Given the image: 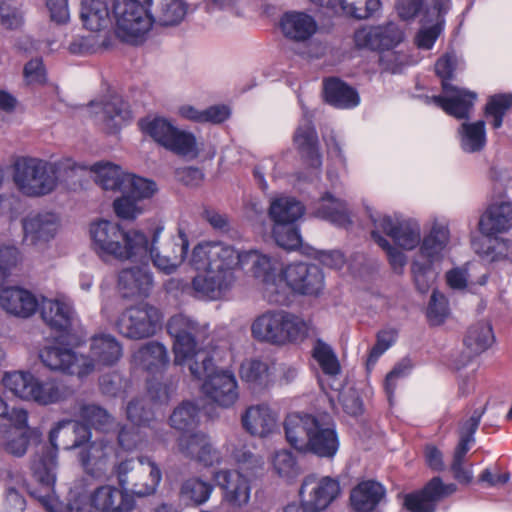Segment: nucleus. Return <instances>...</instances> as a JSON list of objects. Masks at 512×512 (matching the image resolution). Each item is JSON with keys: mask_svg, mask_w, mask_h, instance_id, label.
<instances>
[{"mask_svg": "<svg viewBox=\"0 0 512 512\" xmlns=\"http://www.w3.org/2000/svg\"><path fill=\"white\" fill-rule=\"evenodd\" d=\"M94 183L102 190L119 192L125 187L141 185V176L124 170L118 164L109 161H99L89 167Z\"/></svg>", "mask_w": 512, "mask_h": 512, "instance_id": "29", "label": "nucleus"}, {"mask_svg": "<svg viewBox=\"0 0 512 512\" xmlns=\"http://www.w3.org/2000/svg\"><path fill=\"white\" fill-rule=\"evenodd\" d=\"M25 22L24 12L18 0H0V27L18 30Z\"/></svg>", "mask_w": 512, "mask_h": 512, "instance_id": "55", "label": "nucleus"}, {"mask_svg": "<svg viewBox=\"0 0 512 512\" xmlns=\"http://www.w3.org/2000/svg\"><path fill=\"white\" fill-rule=\"evenodd\" d=\"M88 233L91 248L103 260L141 261L147 255V236L140 230H124L114 221L97 219Z\"/></svg>", "mask_w": 512, "mask_h": 512, "instance_id": "8", "label": "nucleus"}, {"mask_svg": "<svg viewBox=\"0 0 512 512\" xmlns=\"http://www.w3.org/2000/svg\"><path fill=\"white\" fill-rule=\"evenodd\" d=\"M450 315L447 298L438 291H433L428 308L427 317L432 325H441Z\"/></svg>", "mask_w": 512, "mask_h": 512, "instance_id": "61", "label": "nucleus"}, {"mask_svg": "<svg viewBox=\"0 0 512 512\" xmlns=\"http://www.w3.org/2000/svg\"><path fill=\"white\" fill-rule=\"evenodd\" d=\"M482 412L475 411L468 420H466L460 430V441L454 451L451 470L454 478L463 484H469L473 478V472L470 468L463 467L464 458L474 443V434L478 428Z\"/></svg>", "mask_w": 512, "mask_h": 512, "instance_id": "31", "label": "nucleus"}, {"mask_svg": "<svg viewBox=\"0 0 512 512\" xmlns=\"http://www.w3.org/2000/svg\"><path fill=\"white\" fill-rule=\"evenodd\" d=\"M114 471L119 486L125 491L131 486L132 493L139 497L153 494L162 480L160 467L147 456L138 457L137 468L133 459H126L119 462Z\"/></svg>", "mask_w": 512, "mask_h": 512, "instance_id": "16", "label": "nucleus"}, {"mask_svg": "<svg viewBox=\"0 0 512 512\" xmlns=\"http://www.w3.org/2000/svg\"><path fill=\"white\" fill-rule=\"evenodd\" d=\"M78 167L71 158L52 162L37 157H24L15 162L12 180L22 196L37 199L54 193L64 175Z\"/></svg>", "mask_w": 512, "mask_h": 512, "instance_id": "7", "label": "nucleus"}, {"mask_svg": "<svg viewBox=\"0 0 512 512\" xmlns=\"http://www.w3.org/2000/svg\"><path fill=\"white\" fill-rule=\"evenodd\" d=\"M23 79L29 86H41L47 82V71L41 58L31 59L24 65Z\"/></svg>", "mask_w": 512, "mask_h": 512, "instance_id": "64", "label": "nucleus"}, {"mask_svg": "<svg viewBox=\"0 0 512 512\" xmlns=\"http://www.w3.org/2000/svg\"><path fill=\"white\" fill-rule=\"evenodd\" d=\"M178 452L206 467L219 466L232 461L239 465H248L254 462V455L248 449L243 438L231 437L227 439L221 449H217L214 447L211 437L202 431L183 434L178 439Z\"/></svg>", "mask_w": 512, "mask_h": 512, "instance_id": "10", "label": "nucleus"}, {"mask_svg": "<svg viewBox=\"0 0 512 512\" xmlns=\"http://www.w3.org/2000/svg\"><path fill=\"white\" fill-rule=\"evenodd\" d=\"M90 439V429L79 421L66 419L57 422L49 433L52 448L39 455L32 464L33 483L29 487L35 484L36 466L51 455L55 457V474L57 475L59 445H62L65 450L81 448L78 457L83 469L94 477L105 475L111 465L114 448L104 440H95L83 447Z\"/></svg>", "mask_w": 512, "mask_h": 512, "instance_id": "6", "label": "nucleus"}, {"mask_svg": "<svg viewBox=\"0 0 512 512\" xmlns=\"http://www.w3.org/2000/svg\"><path fill=\"white\" fill-rule=\"evenodd\" d=\"M312 214L330 223L346 227L351 224V215L347 203L331 192H325L311 207Z\"/></svg>", "mask_w": 512, "mask_h": 512, "instance_id": "37", "label": "nucleus"}, {"mask_svg": "<svg viewBox=\"0 0 512 512\" xmlns=\"http://www.w3.org/2000/svg\"><path fill=\"white\" fill-rule=\"evenodd\" d=\"M200 410L196 403L183 401L170 416V425L174 429L185 431L199 424Z\"/></svg>", "mask_w": 512, "mask_h": 512, "instance_id": "54", "label": "nucleus"}, {"mask_svg": "<svg viewBox=\"0 0 512 512\" xmlns=\"http://www.w3.org/2000/svg\"><path fill=\"white\" fill-rule=\"evenodd\" d=\"M337 479L329 476H306L299 490L300 499L318 512L328 508L340 495Z\"/></svg>", "mask_w": 512, "mask_h": 512, "instance_id": "21", "label": "nucleus"}, {"mask_svg": "<svg viewBox=\"0 0 512 512\" xmlns=\"http://www.w3.org/2000/svg\"><path fill=\"white\" fill-rule=\"evenodd\" d=\"M385 487L374 480L358 483L350 492V504L357 512H372L384 500Z\"/></svg>", "mask_w": 512, "mask_h": 512, "instance_id": "39", "label": "nucleus"}, {"mask_svg": "<svg viewBox=\"0 0 512 512\" xmlns=\"http://www.w3.org/2000/svg\"><path fill=\"white\" fill-rule=\"evenodd\" d=\"M133 362L151 374L160 373L169 363L168 351L159 342H149L133 354Z\"/></svg>", "mask_w": 512, "mask_h": 512, "instance_id": "42", "label": "nucleus"}, {"mask_svg": "<svg viewBox=\"0 0 512 512\" xmlns=\"http://www.w3.org/2000/svg\"><path fill=\"white\" fill-rule=\"evenodd\" d=\"M163 231V227H157L151 237V240L147 238V255L141 261L149 258L152 262L153 267L162 274L172 275L179 271L181 266L187 263L191 268L197 271V274L191 281V288L193 295L196 297L193 290L194 280L203 274L207 273V267H197L192 264L191 259L195 248L202 242H198L193 246L189 252V239L185 230L181 227L178 228L177 234L171 236L165 243L160 247L157 246L160 235Z\"/></svg>", "mask_w": 512, "mask_h": 512, "instance_id": "12", "label": "nucleus"}, {"mask_svg": "<svg viewBox=\"0 0 512 512\" xmlns=\"http://www.w3.org/2000/svg\"><path fill=\"white\" fill-rule=\"evenodd\" d=\"M456 490L455 484H444L439 477H434L421 491L405 494L403 505L409 512H434L436 503Z\"/></svg>", "mask_w": 512, "mask_h": 512, "instance_id": "30", "label": "nucleus"}, {"mask_svg": "<svg viewBox=\"0 0 512 512\" xmlns=\"http://www.w3.org/2000/svg\"><path fill=\"white\" fill-rule=\"evenodd\" d=\"M413 364L410 359L404 358L399 361L386 375L383 387L389 402L391 403L399 383L412 371Z\"/></svg>", "mask_w": 512, "mask_h": 512, "instance_id": "59", "label": "nucleus"}, {"mask_svg": "<svg viewBox=\"0 0 512 512\" xmlns=\"http://www.w3.org/2000/svg\"><path fill=\"white\" fill-rule=\"evenodd\" d=\"M470 243L474 253L489 263L505 261L512 255V240L507 237L472 234Z\"/></svg>", "mask_w": 512, "mask_h": 512, "instance_id": "36", "label": "nucleus"}, {"mask_svg": "<svg viewBox=\"0 0 512 512\" xmlns=\"http://www.w3.org/2000/svg\"><path fill=\"white\" fill-rule=\"evenodd\" d=\"M316 418L311 415L291 413L284 422L285 435L288 443L302 452L310 432L315 426Z\"/></svg>", "mask_w": 512, "mask_h": 512, "instance_id": "43", "label": "nucleus"}, {"mask_svg": "<svg viewBox=\"0 0 512 512\" xmlns=\"http://www.w3.org/2000/svg\"><path fill=\"white\" fill-rule=\"evenodd\" d=\"M38 312L45 325L51 330L70 334L79 324V316L73 301L66 295L55 297L42 295Z\"/></svg>", "mask_w": 512, "mask_h": 512, "instance_id": "20", "label": "nucleus"}, {"mask_svg": "<svg viewBox=\"0 0 512 512\" xmlns=\"http://www.w3.org/2000/svg\"><path fill=\"white\" fill-rule=\"evenodd\" d=\"M153 284L154 276L148 266L125 268L118 275V289L125 298L147 297Z\"/></svg>", "mask_w": 512, "mask_h": 512, "instance_id": "33", "label": "nucleus"}, {"mask_svg": "<svg viewBox=\"0 0 512 512\" xmlns=\"http://www.w3.org/2000/svg\"><path fill=\"white\" fill-rule=\"evenodd\" d=\"M303 252L306 253L309 257L315 258L322 265L335 269L342 270L346 265V259L344 255L338 250H317L312 247H303Z\"/></svg>", "mask_w": 512, "mask_h": 512, "instance_id": "62", "label": "nucleus"}, {"mask_svg": "<svg viewBox=\"0 0 512 512\" xmlns=\"http://www.w3.org/2000/svg\"><path fill=\"white\" fill-rule=\"evenodd\" d=\"M460 148L466 153L482 151L487 143V130L484 120L470 121L466 119L457 129Z\"/></svg>", "mask_w": 512, "mask_h": 512, "instance_id": "44", "label": "nucleus"}, {"mask_svg": "<svg viewBox=\"0 0 512 512\" xmlns=\"http://www.w3.org/2000/svg\"><path fill=\"white\" fill-rule=\"evenodd\" d=\"M122 355L121 343L109 333L91 337L90 355L79 354L58 340L44 345L38 351V358L45 368L79 379L87 377L100 366L114 365Z\"/></svg>", "mask_w": 512, "mask_h": 512, "instance_id": "5", "label": "nucleus"}, {"mask_svg": "<svg viewBox=\"0 0 512 512\" xmlns=\"http://www.w3.org/2000/svg\"><path fill=\"white\" fill-rule=\"evenodd\" d=\"M33 434L29 431H13L7 424L0 423V447L15 457H22L28 450Z\"/></svg>", "mask_w": 512, "mask_h": 512, "instance_id": "50", "label": "nucleus"}, {"mask_svg": "<svg viewBox=\"0 0 512 512\" xmlns=\"http://www.w3.org/2000/svg\"><path fill=\"white\" fill-rule=\"evenodd\" d=\"M272 466L280 477L287 480L293 479L299 474V468L293 454L286 449L274 453Z\"/></svg>", "mask_w": 512, "mask_h": 512, "instance_id": "60", "label": "nucleus"}, {"mask_svg": "<svg viewBox=\"0 0 512 512\" xmlns=\"http://www.w3.org/2000/svg\"><path fill=\"white\" fill-rule=\"evenodd\" d=\"M41 296L22 286H4L0 289V308L13 317L29 319L38 312Z\"/></svg>", "mask_w": 512, "mask_h": 512, "instance_id": "27", "label": "nucleus"}, {"mask_svg": "<svg viewBox=\"0 0 512 512\" xmlns=\"http://www.w3.org/2000/svg\"><path fill=\"white\" fill-rule=\"evenodd\" d=\"M279 275L283 279L284 287L279 293L283 304L287 300L289 289L303 295H317L324 288V274L316 265L306 263H292L285 268L281 264Z\"/></svg>", "mask_w": 512, "mask_h": 512, "instance_id": "19", "label": "nucleus"}, {"mask_svg": "<svg viewBox=\"0 0 512 512\" xmlns=\"http://www.w3.org/2000/svg\"><path fill=\"white\" fill-rule=\"evenodd\" d=\"M313 358L326 375L334 376L340 372V364L331 346L318 340L312 351Z\"/></svg>", "mask_w": 512, "mask_h": 512, "instance_id": "57", "label": "nucleus"}, {"mask_svg": "<svg viewBox=\"0 0 512 512\" xmlns=\"http://www.w3.org/2000/svg\"><path fill=\"white\" fill-rule=\"evenodd\" d=\"M38 376L29 370H14L3 374L2 385L14 397L30 402Z\"/></svg>", "mask_w": 512, "mask_h": 512, "instance_id": "46", "label": "nucleus"}, {"mask_svg": "<svg viewBox=\"0 0 512 512\" xmlns=\"http://www.w3.org/2000/svg\"><path fill=\"white\" fill-rule=\"evenodd\" d=\"M495 342V335L491 323L488 320H480L473 323L464 337V346L470 355H479Z\"/></svg>", "mask_w": 512, "mask_h": 512, "instance_id": "47", "label": "nucleus"}, {"mask_svg": "<svg viewBox=\"0 0 512 512\" xmlns=\"http://www.w3.org/2000/svg\"><path fill=\"white\" fill-rule=\"evenodd\" d=\"M78 416L96 430L104 433L109 432L114 426V420L107 411L94 403H82Z\"/></svg>", "mask_w": 512, "mask_h": 512, "instance_id": "53", "label": "nucleus"}, {"mask_svg": "<svg viewBox=\"0 0 512 512\" xmlns=\"http://www.w3.org/2000/svg\"><path fill=\"white\" fill-rule=\"evenodd\" d=\"M242 428L251 436L269 438L280 429L279 414L267 403H256L245 408L240 416Z\"/></svg>", "mask_w": 512, "mask_h": 512, "instance_id": "24", "label": "nucleus"}, {"mask_svg": "<svg viewBox=\"0 0 512 512\" xmlns=\"http://www.w3.org/2000/svg\"><path fill=\"white\" fill-rule=\"evenodd\" d=\"M340 446L335 426L316 419L315 426L302 452H310L321 458H333Z\"/></svg>", "mask_w": 512, "mask_h": 512, "instance_id": "34", "label": "nucleus"}, {"mask_svg": "<svg viewBox=\"0 0 512 512\" xmlns=\"http://www.w3.org/2000/svg\"><path fill=\"white\" fill-rule=\"evenodd\" d=\"M214 485L200 477L193 476L185 479L180 488V496L193 505H203L210 499Z\"/></svg>", "mask_w": 512, "mask_h": 512, "instance_id": "51", "label": "nucleus"}, {"mask_svg": "<svg viewBox=\"0 0 512 512\" xmlns=\"http://www.w3.org/2000/svg\"><path fill=\"white\" fill-rule=\"evenodd\" d=\"M512 106V95L499 94L489 98L485 106V116L494 129H499L503 118Z\"/></svg>", "mask_w": 512, "mask_h": 512, "instance_id": "56", "label": "nucleus"}, {"mask_svg": "<svg viewBox=\"0 0 512 512\" xmlns=\"http://www.w3.org/2000/svg\"><path fill=\"white\" fill-rule=\"evenodd\" d=\"M293 141L301 152L306 153L308 165L318 174L322 166V157L318 150V136L311 119L307 117V112L294 133Z\"/></svg>", "mask_w": 512, "mask_h": 512, "instance_id": "38", "label": "nucleus"}, {"mask_svg": "<svg viewBox=\"0 0 512 512\" xmlns=\"http://www.w3.org/2000/svg\"><path fill=\"white\" fill-rule=\"evenodd\" d=\"M112 9L116 35L127 43L142 42L153 24L146 5L138 0H114Z\"/></svg>", "mask_w": 512, "mask_h": 512, "instance_id": "15", "label": "nucleus"}, {"mask_svg": "<svg viewBox=\"0 0 512 512\" xmlns=\"http://www.w3.org/2000/svg\"><path fill=\"white\" fill-rule=\"evenodd\" d=\"M239 375L254 389L267 387L273 382L269 365L257 358L245 359L240 364Z\"/></svg>", "mask_w": 512, "mask_h": 512, "instance_id": "49", "label": "nucleus"}, {"mask_svg": "<svg viewBox=\"0 0 512 512\" xmlns=\"http://www.w3.org/2000/svg\"><path fill=\"white\" fill-rule=\"evenodd\" d=\"M477 228L485 237L508 233L512 229V200L507 196L493 198L480 215Z\"/></svg>", "mask_w": 512, "mask_h": 512, "instance_id": "25", "label": "nucleus"}, {"mask_svg": "<svg viewBox=\"0 0 512 512\" xmlns=\"http://www.w3.org/2000/svg\"><path fill=\"white\" fill-rule=\"evenodd\" d=\"M138 126L144 136L185 159L194 160L202 155L212 158L216 154L215 148L206 149L194 132L181 128L167 117L148 115L139 120Z\"/></svg>", "mask_w": 512, "mask_h": 512, "instance_id": "9", "label": "nucleus"}, {"mask_svg": "<svg viewBox=\"0 0 512 512\" xmlns=\"http://www.w3.org/2000/svg\"><path fill=\"white\" fill-rule=\"evenodd\" d=\"M337 9L349 17L367 20L381 14V0H338Z\"/></svg>", "mask_w": 512, "mask_h": 512, "instance_id": "52", "label": "nucleus"}, {"mask_svg": "<svg viewBox=\"0 0 512 512\" xmlns=\"http://www.w3.org/2000/svg\"><path fill=\"white\" fill-rule=\"evenodd\" d=\"M197 267H207V273L193 282L196 298L215 301L223 298L236 281V270L250 273L262 285L263 296L270 303H280L279 293L284 284L279 275L281 261L278 257L257 249L238 250L224 241L203 240L194 250L191 259Z\"/></svg>", "mask_w": 512, "mask_h": 512, "instance_id": "2", "label": "nucleus"}, {"mask_svg": "<svg viewBox=\"0 0 512 512\" xmlns=\"http://www.w3.org/2000/svg\"><path fill=\"white\" fill-rule=\"evenodd\" d=\"M405 32L396 22L387 21L377 25H363L354 32L353 40L358 49L381 51L382 66L396 73L412 61L408 55L395 51L404 41Z\"/></svg>", "mask_w": 512, "mask_h": 512, "instance_id": "11", "label": "nucleus"}, {"mask_svg": "<svg viewBox=\"0 0 512 512\" xmlns=\"http://www.w3.org/2000/svg\"><path fill=\"white\" fill-rule=\"evenodd\" d=\"M85 114L108 134H116L132 119L128 103L117 95L91 101Z\"/></svg>", "mask_w": 512, "mask_h": 512, "instance_id": "18", "label": "nucleus"}, {"mask_svg": "<svg viewBox=\"0 0 512 512\" xmlns=\"http://www.w3.org/2000/svg\"><path fill=\"white\" fill-rule=\"evenodd\" d=\"M147 4L154 5L152 20L161 26L178 25L187 14L184 0H147Z\"/></svg>", "mask_w": 512, "mask_h": 512, "instance_id": "48", "label": "nucleus"}, {"mask_svg": "<svg viewBox=\"0 0 512 512\" xmlns=\"http://www.w3.org/2000/svg\"><path fill=\"white\" fill-rule=\"evenodd\" d=\"M167 329L173 338L174 363L188 367L191 376L202 381L201 391L211 402L225 409L233 407L239 399L237 379L232 370L218 366L222 361L218 351L210 354L198 348L197 338L204 329L183 314L171 317Z\"/></svg>", "mask_w": 512, "mask_h": 512, "instance_id": "3", "label": "nucleus"}, {"mask_svg": "<svg viewBox=\"0 0 512 512\" xmlns=\"http://www.w3.org/2000/svg\"><path fill=\"white\" fill-rule=\"evenodd\" d=\"M141 185L135 187L128 185L118 193L113 202L115 214L123 220H134L145 211L144 200L151 198L157 191L156 183L141 177Z\"/></svg>", "mask_w": 512, "mask_h": 512, "instance_id": "22", "label": "nucleus"}, {"mask_svg": "<svg viewBox=\"0 0 512 512\" xmlns=\"http://www.w3.org/2000/svg\"><path fill=\"white\" fill-rule=\"evenodd\" d=\"M305 213V206L293 196L278 195L270 199L268 216L272 221L271 236L275 243L286 250L302 246V238L295 223Z\"/></svg>", "mask_w": 512, "mask_h": 512, "instance_id": "14", "label": "nucleus"}, {"mask_svg": "<svg viewBox=\"0 0 512 512\" xmlns=\"http://www.w3.org/2000/svg\"><path fill=\"white\" fill-rule=\"evenodd\" d=\"M55 484V457L51 455L36 466L35 484L28 487L30 496L47 512H131L135 506L133 497L120 486L102 484L88 489L82 482L71 487L64 504Z\"/></svg>", "mask_w": 512, "mask_h": 512, "instance_id": "4", "label": "nucleus"}, {"mask_svg": "<svg viewBox=\"0 0 512 512\" xmlns=\"http://www.w3.org/2000/svg\"><path fill=\"white\" fill-rule=\"evenodd\" d=\"M160 310L148 303L130 306L117 318L115 327L123 337L133 340L149 338L161 327Z\"/></svg>", "mask_w": 512, "mask_h": 512, "instance_id": "17", "label": "nucleus"}, {"mask_svg": "<svg viewBox=\"0 0 512 512\" xmlns=\"http://www.w3.org/2000/svg\"><path fill=\"white\" fill-rule=\"evenodd\" d=\"M361 207L373 227L372 240L386 253L395 273L404 271L408 262L405 251L418 248V253L411 260V275L417 289L427 292L452 249L450 220L444 215H431L422 235L420 221L415 217H406L399 211H381L367 199L362 200Z\"/></svg>", "mask_w": 512, "mask_h": 512, "instance_id": "1", "label": "nucleus"}, {"mask_svg": "<svg viewBox=\"0 0 512 512\" xmlns=\"http://www.w3.org/2000/svg\"><path fill=\"white\" fill-rule=\"evenodd\" d=\"M397 333L394 329H385L377 334L375 345L372 347L368 359L367 367H373L377 360L383 355L396 341Z\"/></svg>", "mask_w": 512, "mask_h": 512, "instance_id": "63", "label": "nucleus"}, {"mask_svg": "<svg viewBox=\"0 0 512 512\" xmlns=\"http://www.w3.org/2000/svg\"><path fill=\"white\" fill-rule=\"evenodd\" d=\"M325 101L338 109H354L360 104V96L355 88L338 78L324 81Z\"/></svg>", "mask_w": 512, "mask_h": 512, "instance_id": "41", "label": "nucleus"}, {"mask_svg": "<svg viewBox=\"0 0 512 512\" xmlns=\"http://www.w3.org/2000/svg\"><path fill=\"white\" fill-rule=\"evenodd\" d=\"M59 226V217L53 212L30 213L23 219L24 239L39 251H43L55 238Z\"/></svg>", "mask_w": 512, "mask_h": 512, "instance_id": "28", "label": "nucleus"}, {"mask_svg": "<svg viewBox=\"0 0 512 512\" xmlns=\"http://www.w3.org/2000/svg\"><path fill=\"white\" fill-rule=\"evenodd\" d=\"M286 167L283 160L278 156H271L262 159L254 169V176L263 190L268 188L265 176L273 178L282 177L285 174Z\"/></svg>", "mask_w": 512, "mask_h": 512, "instance_id": "58", "label": "nucleus"}, {"mask_svg": "<svg viewBox=\"0 0 512 512\" xmlns=\"http://www.w3.org/2000/svg\"><path fill=\"white\" fill-rule=\"evenodd\" d=\"M72 393V389L57 378L38 377L30 402L39 406L55 405L68 399Z\"/></svg>", "mask_w": 512, "mask_h": 512, "instance_id": "40", "label": "nucleus"}, {"mask_svg": "<svg viewBox=\"0 0 512 512\" xmlns=\"http://www.w3.org/2000/svg\"><path fill=\"white\" fill-rule=\"evenodd\" d=\"M213 480L222 490L223 501L234 507L249 503L252 492L251 479L239 470L218 469Z\"/></svg>", "mask_w": 512, "mask_h": 512, "instance_id": "26", "label": "nucleus"}, {"mask_svg": "<svg viewBox=\"0 0 512 512\" xmlns=\"http://www.w3.org/2000/svg\"><path fill=\"white\" fill-rule=\"evenodd\" d=\"M83 26L91 31H101L112 24L110 8L104 0H83L80 9Z\"/></svg>", "mask_w": 512, "mask_h": 512, "instance_id": "45", "label": "nucleus"}, {"mask_svg": "<svg viewBox=\"0 0 512 512\" xmlns=\"http://www.w3.org/2000/svg\"><path fill=\"white\" fill-rule=\"evenodd\" d=\"M477 93L465 87L442 82V93L434 95L430 101L445 113L457 119H468L473 112Z\"/></svg>", "mask_w": 512, "mask_h": 512, "instance_id": "23", "label": "nucleus"}, {"mask_svg": "<svg viewBox=\"0 0 512 512\" xmlns=\"http://www.w3.org/2000/svg\"><path fill=\"white\" fill-rule=\"evenodd\" d=\"M280 29L283 35L295 42H306L318 31L315 18L303 11H288L280 18Z\"/></svg>", "mask_w": 512, "mask_h": 512, "instance_id": "35", "label": "nucleus"}, {"mask_svg": "<svg viewBox=\"0 0 512 512\" xmlns=\"http://www.w3.org/2000/svg\"><path fill=\"white\" fill-rule=\"evenodd\" d=\"M310 331L309 322L283 309L267 310L251 324L254 339L278 346L302 342Z\"/></svg>", "mask_w": 512, "mask_h": 512, "instance_id": "13", "label": "nucleus"}, {"mask_svg": "<svg viewBox=\"0 0 512 512\" xmlns=\"http://www.w3.org/2000/svg\"><path fill=\"white\" fill-rule=\"evenodd\" d=\"M450 0H433L432 7L426 11L421 29L415 37L418 48L429 50L444 29V15L449 11Z\"/></svg>", "mask_w": 512, "mask_h": 512, "instance_id": "32", "label": "nucleus"}]
</instances>
